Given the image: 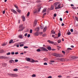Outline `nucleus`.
Segmentation results:
<instances>
[{
  "label": "nucleus",
  "mask_w": 78,
  "mask_h": 78,
  "mask_svg": "<svg viewBox=\"0 0 78 78\" xmlns=\"http://www.w3.org/2000/svg\"><path fill=\"white\" fill-rule=\"evenodd\" d=\"M28 48V46H24V48Z\"/></svg>",
  "instance_id": "nucleus-42"
},
{
  "label": "nucleus",
  "mask_w": 78,
  "mask_h": 78,
  "mask_svg": "<svg viewBox=\"0 0 78 78\" xmlns=\"http://www.w3.org/2000/svg\"><path fill=\"white\" fill-rule=\"evenodd\" d=\"M31 59L30 58H27V61H30V60Z\"/></svg>",
  "instance_id": "nucleus-27"
},
{
  "label": "nucleus",
  "mask_w": 78,
  "mask_h": 78,
  "mask_svg": "<svg viewBox=\"0 0 78 78\" xmlns=\"http://www.w3.org/2000/svg\"><path fill=\"white\" fill-rule=\"evenodd\" d=\"M47 48L48 50H51V48L50 47H48Z\"/></svg>",
  "instance_id": "nucleus-18"
},
{
  "label": "nucleus",
  "mask_w": 78,
  "mask_h": 78,
  "mask_svg": "<svg viewBox=\"0 0 78 78\" xmlns=\"http://www.w3.org/2000/svg\"><path fill=\"white\" fill-rule=\"evenodd\" d=\"M41 51H48V50L45 48L42 47L41 48Z\"/></svg>",
  "instance_id": "nucleus-5"
},
{
  "label": "nucleus",
  "mask_w": 78,
  "mask_h": 78,
  "mask_svg": "<svg viewBox=\"0 0 78 78\" xmlns=\"http://www.w3.org/2000/svg\"><path fill=\"white\" fill-rule=\"evenodd\" d=\"M2 13H3V14H5V10L3 11V12H2Z\"/></svg>",
  "instance_id": "nucleus-51"
},
{
  "label": "nucleus",
  "mask_w": 78,
  "mask_h": 78,
  "mask_svg": "<svg viewBox=\"0 0 78 78\" xmlns=\"http://www.w3.org/2000/svg\"><path fill=\"white\" fill-rule=\"evenodd\" d=\"M30 34H28L27 35V37H30Z\"/></svg>",
  "instance_id": "nucleus-48"
},
{
  "label": "nucleus",
  "mask_w": 78,
  "mask_h": 78,
  "mask_svg": "<svg viewBox=\"0 0 78 78\" xmlns=\"http://www.w3.org/2000/svg\"><path fill=\"white\" fill-rule=\"evenodd\" d=\"M14 52H12L11 53V54H12V55H14Z\"/></svg>",
  "instance_id": "nucleus-54"
},
{
  "label": "nucleus",
  "mask_w": 78,
  "mask_h": 78,
  "mask_svg": "<svg viewBox=\"0 0 78 78\" xmlns=\"http://www.w3.org/2000/svg\"><path fill=\"white\" fill-rule=\"evenodd\" d=\"M27 34H28L27 33L25 34L24 35V36H25V37L27 36Z\"/></svg>",
  "instance_id": "nucleus-53"
},
{
  "label": "nucleus",
  "mask_w": 78,
  "mask_h": 78,
  "mask_svg": "<svg viewBox=\"0 0 78 78\" xmlns=\"http://www.w3.org/2000/svg\"><path fill=\"white\" fill-rule=\"evenodd\" d=\"M44 61H48V58H44Z\"/></svg>",
  "instance_id": "nucleus-25"
},
{
  "label": "nucleus",
  "mask_w": 78,
  "mask_h": 78,
  "mask_svg": "<svg viewBox=\"0 0 78 78\" xmlns=\"http://www.w3.org/2000/svg\"><path fill=\"white\" fill-rule=\"evenodd\" d=\"M18 37L20 39H22L23 38V35H20Z\"/></svg>",
  "instance_id": "nucleus-12"
},
{
  "label": "nucleus",
  "mask_w": 78,
  "mask_h": 78,
  "mask_svg": "<svg viewBox=\"0 0 78 78\" xmlns=\"http://www.w3.org/2000/svg\"><path fill=\"white\" fill-rule=\"evenodd\" d=\"M46 30H47V26H45L43 30V31L44 32H45V31H46Z\"/></svg>",
  "instance_id": "nucleus-16"
},
{
  "label": "nucleus",
  "mask_w": 78,
  "mask_h": 78,
  "mask_svg": "<svg viewBox=\"0 0 78 78\" xmlns=\"http://www.w3.org/2000/svg\"><path fill=\"white\" fill-rule=\"evenodd\" d=\"M48 42L49 43V44H53L54 43V42L53 41H51L50 40L48 41Z\"/></svg>",
  "instance_id": "nucleus-11"
},
{
  "label": "nucleus",
  "mask_w": 78,
  "mask_h": 78,
  "mask_svg": "<svg viewBox=\"0 0 78 78\" xmlns=\"http://www.w3.org/2000/svg\"><path fill=\"white\" fill-rule=\"evenodd\" d=\"M71 58H72V59H76V58H77V57H75L74 56H72L71 57Z\"/></svg>",
  "instance_id": "nucleus-21"
},
{
  "label": "nucleus",
  "mask_w": 78,
  "mask_h": 78,
  "mask_svg": "<svg viewBox=\"0 0 78 78\" xmlns=\"http://www.w3.org/2000/svg\"><path fill=\"white\" fill-rule=\"evenodd\" d=\"M61 42V40H58V42L59 44V43H60V42Z\"/></svg>",
  "instance_id": "nucleus-37"
},
{
  "label": "nucleus",
  "mask_w": 78,
  "mask_h": 78,
  "mask_svg": "<svg viewBox=\"0 0 78 78\" xmlns=\"http://www.w3.org/2000/svg\"><path fill=\"white\" fill-rule=\"evenodd\" d=\"M22 18L23 19V22H25V16H22Z\"/></svg>",
  "instance_id": "nucleus-15"
},
{
  "label": "nucleus",
  "mask_w": 78,
  "mask_h": 78,
  "mask_svg": "<svg viewBox=\"0 0 78 78\" xmlns=\"http://www.w3.org/2000/svg\"><path fill=\"white\" fill-rule=\"evenodd\" d=\"M67 50H72V49L71 48H68L67 49Z\"/></svg>",
  "instance_id": "nucleus-36"
},
{
  "label": "nucleus",
  "mask_w": 78,
  "mask_h": 78,
  "mask_svg": "<svg viewBox=\"0 0 78 78\" xmlns=\"http://www.w3.org/2000/svg\"><path fill=\"white\" fill-rule=\"evenodd\" d=\"M51 32L52 33V34H55V33H56L55 32V31L53 30H52L51 31Z\"/></svg>",
  "instance_id": "nucleus-23"
},
{
  "label": "nucleus",
  "mask_w": 78,
  "mask_h": 78,
  "mask_svg": "<svg viewBox=\"0 0 78 78\" xmlns=\"http://www.w3.org/2000/svg\"><path fill=\"white\" fill-rule=\"evenodd\" d=\"M44 26H40V28L41 29H44Z\"/></svg>",
  "instance_id": "nucleus-34"
},
{
  "label": "nucleus",
  "mask_w": 78,
  "mask_h": 78,
  "mask_svg": "<svg viewBox=\"0 0 78 78\" xmlns=\"http://www.w3.org/2000/svg\"><path fill=\"white\" fill-rule=\"evenodd\" d=\"M55 8L54 7V6L53 5H51V7L50 8V10H53Z\"/></svg>",
  "instance_id": "nucleus-9"
},
{
  "label": "nucleus",
  "mask_w": 78,
  "mask_h": 78,
  "mask_svg": "<svg viewBox=\"0 0 78 78\" xmlns=\"http://www.w3.org/2000/svg\"><path fill=\"white\" fill-rule=\"evenodd\" d=\"M7 55H11V53L10 52H9L6 54Z\"/></svg>",
  "instance_id": "nucleus-29"
},
{
  "label": "nucleus",
  "mask_w": 78,
  "mask_h": 78,
  "mask_svg": "<svg viewBox=\"0 0 78 78\" xmlns=\"http://www.w3.org/2000/svg\"><path fill=\"white\" fill-rule=\"evenodd\" d=\"M58 78H61L62 77V76L59 75L58 76Z\"/></svg>",
  "instance_id": "nucleus-56"
},
{
  "label": "nucleus",
  "mask_w": 78,
  "mask_h": 78,
  "mask_svg": "<svg viewBox=\"0 0 78 78\" xmlns=\"http://www.w3.org/2000/svg\"><path fill=\"white\" fill-rule=\"evenodd\" d=\"M70 31H71L72 33L73 32V29H72L70 30Z\"/></svg>",
  "instance_id": "nucleus-45"
},
{
  "label": "nucleus",
  "mask_w": 78,
  "mask_h": 78,
  "mask_svg": "<svg viewBox=\"0 0 78 78\" xmlns=\"http://www.w3.org/2000/svg\"><path fill=\"white\" fill-rule=\"evenodd\" d=\"M37 51L38 52H39L41 51V49H38L37 50Z\"/></svg>",
  "instance_id": "nucleus-33"
},
{
  "label": "nucleus",
  "mask_w": 78,
  "mask_h": 78,
  "mask_svg": "<svg viewBox=\"0 0 78 78\" xmlns=\"http://www.w3.org/2000/svg\"><path fill=\"white\" fill-rule=\"evenodd\" d=\"M53 6L55 7V9H58L61 8V5L59 4V2H58L54 3Z\"/></svg>",
  "instance_id": "nucleus-1"
},
{
  "label": "nucleus",
  "mask_w": 78,
  "mask_h": 78,
  "mask_svg": "<svg viewBox=\"0 0 78 78\" xmlns=\"http://www.w3.org/2000/svg\"><path fill=\"white\" fill-rule=\"evenodd\" d=\"M60 36H61V34L58 33V37H60Z\"/></svg>",
  "instance_id": "nucleus-47"
},
{
  "label": "nucleus",
  "mask_w": 78,
  "mask_h": 78,
  "mask_svg": "<svg viewBox=\"0 0 78 78\" xmlns=\"http://www.w3.org/2000/svg\"><path fill=\"white\" fill-rule=\"evenodd\" d=\"M65 59V61H69V60L68 59Z\"/></svg>",
  "instance_id": "nucleus-49"
},
{
  "label": "nucleus",
  "mask_w": 78,
  "mask_h": 78,
  "mask_svg": "<svg viewBox=\"0 0 78 78\" xmlns=\"http://www.w3.org/2000/svg\"><path fill=\"white\" fill-rule=\"evenodd\" d=\"M35 35L36 36H38V35H39V34H38V33L37 32L35 33Z\"/></svg>",
  "instance_id": "nucleus-28"
},
{
  "label": "nucleus",
  "mask_w": 78,
  "mask_h": 78,
  "mask_svg": "<svg viewBox=\"0 0 78 78\" xmlns=\"http://www.w3.org/2000/svg\"><path fill=\"white\" fill-rule=\"evenodd\" d=\"M32 76V77H36V74H33Z\"/></svg>",
  "instance_id": "nucleus-31"
},
{
  "label": "nucleus",
  "mask_w": 78,
  "mask_h": 78,
  "mask_svg": "<svg viewBox=\"0 0 78 78\" xmlns=\"http://www.w3.org/2000/svg\"><path fill=\"white\" fill-rule=\"evenodd\" d=\"M67 34L68 35H70V34H71V33L70 32H68L67 33Z\"/></svg>",
  "instance_id": "nucleus-32"
},
{
  "label": "nucleus",
  "mask_w": 78,
  "mask_h": 78,
  "mask_svg": "<svg viewBox=\"0 0 78 78\" xmlns=\"http://www.w3.org/2000/svg\"><path fill=\"white\" fill-rule=\"evenodd\" d=\"M4 52V51L3 50H0V53H3Z\"/></svg>",
  "instance_id": "nucleus-26"
},
{
  "label": "nucleus",
  "mask_w": 78,
  "mask_h": 78,
  "mask_svg": "<svg viewBox=\"0 0 78 78\" xmlns=\"http://www.w3.org/2000/svg\"><path fill=\"white\" fill-rule=\"evenodd\" d=\"M15 7V8H16V9H18V7H17V6L16 5H14Z\"/></svg>",
  "instance_id": "nucleus-44"
},
{
  "label": "nucleus",
  "mask_w": 78,
  "mask_h": 78,
  "mask_svg": "<svg viewBox=\"0 0 78 78\" xmlns=\"http://www.w3.org/2000/svg\"><path fill=\"white\" fill-rule=\"evenodd\" d=\"M32 32H33V30L31 29V30H30V33H32Z\"/></svg>",
  "instance_id": "nucleus-43"
},
{
  "label": "nucleus",
  "mask_w": 78,
  "mask_h": 78,
  "mask_svg": "<svg viewBox=\"0 0 78 78\" xmlns=\"http://www.w3.org/2000/svg\"><path fill=\"white\" fill-rule=\"evenodd\" d=\"M1 45H2V46H5V45H6V43H4L2 44H1Z\"/></svg>",
  "instance_id": "nucleus-19"
},
{
  "label": "nucleus",
  "mask_w": 78,
  "mask_h": 78,
  "mask_svg": "<svg viewBox=\"0 0 78 78\" xmlns=\"http://www.w3.org/2000/svg\"><path fill=\"white\" fill-rule=\"evenodd\" d=\"M46 15V13H45L43 14V16H45Z\"/></svg>",
  "instance_id": "nucleus-60"
},
{
  "label": "nucleus",
  "mask_w": 78,
  "mask_h": 78,
  "mask_svg": "<svg viewBox=\"0 0 78 78\" xmlns=\"http://www.w3.org/2000/svg\"><path fill=\"white\" fill-rule=\"evenodd\" d=\"M62 27H63V26H64V24L63 23H62Z\"/></svg>",
  "instance_id": "nucleus-63"
},
{
  "label": "nucleus",
  "mask_w": 78,
  "mask_h": 78,
  "mask_svg": "<svg viewBox=\"0 0 78 78\" xmlns=\"http://www.w3.org/2000/svg\"><path fill=\"white\" fill-rule=\"evenodd\" d=\"M34 13H36L37 12V9H35L34 12Z\"/></svg>",
  "instance_id": "nucleus-39"
},
{
  "label": "nucleus",
  "mask_w": 78,
  "mask_h": 78,
  "mask_svg": "<svg viewBox=\"0 0 78 78\" xmlns=\"http://www.w3.org/2000/svg\"><path fill=\"white\" fill-rule=\"evenodd\" d=\"M30 62H38V61H36V60H34L33 59H31L30 60Z\"/></svg>",
  "instance_id": "nucleus-6"
},
{
  "label": "nucleus",
  "mask_w": 78,
  "mask_h": 78,
  "mask_svg": "<svg viewBox=\"0 0 78 78\" xmlns=\"http://www.w3.org/2000/svg\"><path fill=\"white\" fill-rule=\"evenodd\" d=\"M42 36L43 37H45V36H46V34H43Z\"/></svg>",
  "instance_id": "nucleus-41"
},
{
  "label": "nucleus",
  "mask_w": 78,
  "mask_h": 78,
  "mask_svg": "<svg viewBox=\"0 0 78 78\" xmlns=\"http://www.w3.org/2000/svg\"><path fill=\"white\" fill-rule=\"evenodd\" d=\"M9 63L10 64L14 63V61L13 60H11L9 61Z\"/></svg>",
  "instance_id": "nucleus-8"
},
{
  "label": "nucleus",
  "mask_w": 78,
  "mask_h": 78,
  "mask_svg": "<svg viewBox=\"0 0 78 78\" xmlns=\"http://www.w3.org/2000/svg\"><path fill=\"white\" fill-rule=\"evenodd\" d=\"M19 54V52H16L15 53V55H18Z\"/></svg>",
  "instance_id": "nucleus-52"
},
{
  "label": "nucleus",
  "mask_w": 78,
  "mask_h": 78,
  "mask_svg": "<svg viewBox=\"0 0 78 78\" xmlns=\"http://www.w3.org/2000/svg\"><path fill=\"white\" fill-rule=\"evenodd\" d=\"M37 20H35L34 21V27L36 26V25H37Z\"/></svg>",
  "instance_id": "nucleus-7"
},
{
  "label": "nucleus",
  "mask_w": 78,
  "mask_h": 78,
  "mask_svg": "<svg viewBox=\"0 0 78 78\" xmlns=\"http://www.w3.org/2000/svg\"><path fill=\"white\" fill-rule=\"evenodd\" d=\"M11 11L13 12V13H14L15 14H17V12L16 11V10L13 9H11Z\"/></svg>",
  "instance_id": "nucleus-10"
},
{
  "label": "nucleus",
  "mask_w": 78,
  "mask_h": 78,
  "mask_svg": "<svg viewBox=\"0 0 78 78\" xmlns=\"http://www.w3.org/2000/svg\"><path fill=\"white\" fill-rule=\"evenodd\" d=\"M18 61H19L18 60H17V59L15 60V62H18Z\"/></svg>",
  "instance_id": "nucleus-50"
},
{
  "label": "nucleus",
  "mask_w": 78,
  "mask_h": 78,
  "mask_svg": "<svg viewBox=\"0 0 78 78\" xmlns=\"http://www.w3.org/2000/svg\"><path fill=\"white\" fill-rule=\"evenodd\" d=\"M40 10H41V8H38V11L37 12H39L40 11Z\"/></svg>",
  "instance_id": "nucleus-30"
},
{
  "label": "nucleus",
  "mask_w": 78,
  "mask_h": 78,
  "mask_svg": "<svg viewBox=\"0 0 78 78\" xmlns=\"http://www.w3.org/2000/svg\"><path fill=\"white\" fill-rule=\"evenodd\" d=\"M60 61H65L66 59L64 58H61L60 59Z\"/></svg>",
  "instance_id": "nucleus-14"
},
{
  "label": "nucleus",
  "mask_w": 78,
  "mask_h": 78,
  "mask_svg": "<svg viewBox=\"0 0 78 78\" xmlns=\"http://www.w3.org/2000/svg\"><path fill=\"white\" fill-rule=\"evenodd\" d=\"M62 53H63V54H65V51H62Z\"/></svg>",
  "instance_id": "nucleus-61"
},
{
  "label": "nucleus",
  "mask_w": 78,
  "mask_h": 78,
  "mask_svg": "<svg viewBox=\"0 0 78 78\" xmlns=\"http://www.w3.org/2000/svg\"><path fill=\"white\" fill-rule=\"evenodd\" d=\"M78 33V32H77L76 31L74 33V34H77Z\"/></svg>",
  "instance_id": "nucleus-62"
},
{
  "label": "nucleus",
  "mask_w": 78,
  "mask_h": 78,
  "mask_svg": "<svg viewBox=\"0 0 78 78\" xmlns=\"http://www.w3.org/2000/svg\"><path fill=\"white\" fill-rule=\"evenodd\" d=\"M54 17H56V13L54 14Z\"/></svg>",
  "instance_id": "nucleus-57"
},
{
  "label": "nucleus",
  "mask_w": 78,
  "mask_h": 78,
  "mask_svg": "<svg viewBox=\"0 0 78 78\" xmlns=\"http://www.w3.org/2000/svg\"><path fill=\"white\" fill-rule=\"evenodd\" d=\"M19 28L20 29L18 30V31H22L23 30V28L22 27V25H20L19 27Z\"/></svg>",
  "instance_id": "nucleus-3"
},
{
  "label": "nucleus",
  "mask_w": 78,
  "mask_h": 78,
  "mask_svg": "<svg viewBox=\"0 0 78 78\" xmlns=\"http://www.w3.org/2000/svg\"><path fill=\"white\" fill-rule=\"evenodd\" d=\"M60 21H62V18H60Z\"/></svg>",
  "instance_id": "nucleus-59"
},
{
  "label": "nucleus",
  "mask_w": 78,
  "mask_h": 78,
  "mask_svg": "<svg viewBox=\"0 0 78 78\" xmlns=\"http://www.w3.org/2000/svg\"><path fill=\"white\" fill-rule=\"evenodd\" d=\"M44 65H47V63L45 62L44 63Z\"/></svg>",
  "instance_id": "nucleus-58"
},
{
  "label": "nucleus",
  "mask_w": 78,
  "mask_h": 78,
  "mask_svg": "<svg viewBox=\"0 0 78 78\" xmlns=\"http://www.w3.org/2000/svg\"><path fill=\"white\" fill-rule=\"evenodd\" d=\"M52 78V77H51V76H49L48 77V78Z\"/></svg>",
  "instance_id": "nucleus-64"
},
{
  "label": "nucleus",
  "mask_w": 78,
  "mask_h": 78,
  "mask_svg": "<svg viewBox=\"0 0 78 78\" xmlns=\"http://www.w3.org/2000/svg\"><path fill=\"white\" fill-rule=\"evenodd\" d=\"M30 16V12H28V13L27 14V16L28 17V16Z\"/></svg>",
  "instance_id": "nucleus-40"
},
{
  "label": "nucleus",
  "mask_w": 78,
  "mask_h": 78,
  "mask_svg": "<svg viewBox=\"0 0 78 78\" xmlns=\"http://www.w3.org/2000/svg\"><path fill=\"white\" fill-rule=\"evenodd\" d=\"M46 11H47V9L44 8V9L43 10L42 13H44L45 12H46Z\"/></svg>",
  "instance_id": "nucleus-13"
},
{
  "label": "nucleus",
  "mask_w": 78,
  "mask_h": 78,
  "mask_svg": "<svg viewBox=\"0 0 78 78\" xmlns=\"http://www.w3.org/2000/svg\"><path fill=\"white\" fill-rule=\"evenodd\" d=\"M12 41H13V40L11 39V40H10L9 41V44H10L11 43H12Z\"/></svg>",
  "instance_id": "nucleus-22"
},
{
  "label": "nucleus",
  "mask_w": 78,
  "mask_h": 78,
  "mask_svg": "<svg viewBox=\"0 0 78 78\" xmlns=\"http://www.w3.org/2000/svg\"><path fill=\"white\" fill-rule=\"evenodd\" d=\"M17 11L19 13H20V12H21V10H20L19 9H16Z\"/></svg>",
  "instance_id": "nucleus-17"
},
{
  "label": "nucleus",
  "mask_w": 78,
  "mask_h": 78,
  "mask_svg": "<svg viewBox=\"0 0 78 78\" xmlns=\"http://www.w3.org/2000/svg\"><path fill=\"white\" fill-rule=\"evenodd\" d=\"M75 19L77 20V21H78V17H76V16L75 17Z\"/></svg>",
  "instance_id": "nucleus-38"
},
{
  "label": "nucleus",
  "mask_w": 78,
  "mask_h": 78,
  "mask_svg": "<svg viewBox=\"0 0 78 78\" xmlns=\"http://www.w3.org/2000/svg\"><path fill=\"white\" fill-rule=\"evenodd\" d=\"M72 8L74 9H76V8L75 7H73Z\"/></svg>",
  "instance_id": "nucleus-35"
},
{
  "label": "nucleus",
  "mask_w": 78,
  "mask_h": 78,
  "mask_svg": "<svg viewBox=\"0 0 78 78\" xmlns=\"http://www.w3.org/2000/svg\"><path fill=\"white\" fill-rule=\"evenodd\" d=\"M8 75H9V76H12V77H16V76H17V75L15 74L8 73Z\"/></svg>",
  "instance_id": "nucleus-4"
},
{
  "label": "nucleus",
  "mask_w": 78,
  "mask_h": 78,
  "mask_svg": "<svg viewBox=\"0 0 78 78\" xmlns=\"http://www.w3.org/2000/svg\"><path fill=\"white\" fill-rule=\"evenodd\" d=\"M40 28L38 27L35 29V30H36L37 31H38L39 30Z\"/></svg>",
  "instance_id": "nucleus-20"
},
{
  "label": "nucleus",
  "mask_w": 78,
  "mask_h": 78,
  "mask_svg": "<svg viewBox=\"0 0 78 78\" xmlns=\"http://www.w3.org/2000/svg\"><path fill=\"white\" fill-rule=\"evenodd\" d=\"M50 62H55V61H53V60L51 61Z\"/></svg>",
  "instance_id": "nucleus-55"
},
{
  "label": "nucleus",
  "mask_w": 78,
  "mask_h": 78,
  "mask_svg": "<svg viewBox=\"0 0 78 78\" xmlns=\"http://www.w3.org/2000/svg\"><path fill=\"white\" fill-rule=\"evenodd\" d=\"M24 45L23 44H20V47H23Z\"/></svg>",
  "instance_id": "nucleus-46"
},
{
  "label": "nucleus",
  "mask_w": 78,
  "mask_h": 78,
  "mask_svg": "<svg viewBox=\"0 0 78 78\" xmlns=\"http://www.w3.org/2000/svg\"><path fill=\"white\" fill-rule=\"evenodd\" d=\"M18 70V69L17 68L14 69H13V71H14V72H17V71Z\"/></svg>",
  "instance_id": "nucleus-24"
},
{
  "label": "nucleus",
  "mask_w": 78,
  "mask_h": 78,
  "mask_svg": "<svg viewBox=\"0 0 78 78\" xmlns=\"http://www.w3.org/2000/svg\"><path fill=\"white\" fill-rule=\"evenodd\" d=\"M54 56H55L56 57H57V58H62V55L57 54V53H54Z\"/></svg>",
  "instance_id": "nucleus-2"
}]
</instances>
